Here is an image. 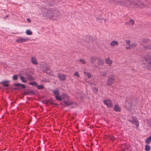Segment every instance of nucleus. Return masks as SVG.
<instances>
[{"label":"nucleus","mask_w":151,"mask_h":151,"mask_svg":"<svg viewBox=\"0 0 151 151\" xmlns=\"http://www.w3.org/2000/svg\"><path fill=\"white\" fill-rule=\"evenodd\" d=\"M114 80L115 78L113 75H111L109 77L107 81V85L108 86H111L114 83Z\"/></svg>","instance_id":"f257e3e1"},{"label":"nucleus","mask_w":151,"mask_h":151,"mask_svg":"<svg viewBox=\"0 0 151 151\" xmlns=\"http://www.w3.org/2000/svg\"><path fill=\"white\" fill-rule=\"evenodd\" d=\"M145 60L148 63L149 66L151 68V55L148 54L144 58Z\"/></svg>","instance_id":"f03ea898"},{"label":"nucleus","mask_w":151,"mask_h":151,"mask_svg":"<svg viewBox=\"0 0 151 151\" xmlns=\"http://www.w3.org/2000/svg\"><path fill=\"white\" fill-rule=\"evenodd\" d=\"M58 77L60 81H65L66 79V75L60 73L58 74Z\"/></svg>","instance_id":"7ed1b4c3"},{"label":"nucleus","mask_w":151,"mask_h":151,"mask_svg":"<svg viewBox=\"0 0 151 151\" xmlns=\"http://www.w3.org/2000/svg\"><path fill=\"white\" fill-rule=\"evenodd\" d=\"M132 120L130 121L132 123L135 125L137 126H138L139 125V122L136 117L134 116H132Z\"/></svg>","instance_id":"20e7f679"},{"label":"nucleus","mask_w":151,"mask_h":151,"mask_svg":"<svg viewBox=\"0 0 151 151\" xmlns=\"http://www.w3.org/2000/svg\"><path fill=\"white\" fill-rule=\"evenodd\" d=\"M28 40L29 39L27 38L24 39V38L19 37V38L17 39L16 41L17 43H21Z\"/></svg>","instance_id":"39448f33"},{"label":"nucleus","mask_w":151,"mask_h":151,"mask_svg":"<svg viewBox=\"0 0 151 151\" xmlns=\"http://www.w3.org/2000/svg\"><path fill=\"white\" fill-rule=\"evenodd\" d=\"M104 102L108 106L111 107L113 106V104L111 101L109 100H104Z\"/></svg>","instance_id":"423d86ee"},{"label":"nucleus","mask_w":151,"mask_h":151,"mask_svg":"<svg viewBox=\"0 0 151 151\" xmlns=\"http://www.w3.org/2000/svg\"><path fill=\"white\" fill-rule=\"evenodd\" d=\"M106 63L108 64L109 66H111L113 63V61L111 60L110 58L108 57L105 59Z\"/></svg>","instance_id":"0eeeda50"},{"label":"nucleus","mask_w":151,"mask_h":151,"mask_svg":"<svg viewBox=\"0 0 151 151\" xmlns=\"http://www.w3.org/2000/svg\"><path fill=\"white\" fill-rule=\"evenodd\" d=\"M31 61L32 63L34 65H37L38 64V62L37 61L36 59L35 58L32 57Z\"/></svg>","instance_id":"6e6552de"},{"label":"nucleus","mask_w":151,"mask_h":151,"mask_svg":"<svg viewBox=\"0 0 151 151\" xmlns=\"http://www.w3.org/2000/svg\"><path fill=\"white\" fill-rule=\"evenodd\" d=\"M114 110L116 111H120L121 109L120 107L118 105L115 104L114 105Z\"/></svg>","instance_id":"1a4fd4ad"},{"label":"nucleus","mask_w":151,"mask_h":151,"mask_svg":"<svg viewBox=\"0 0 151 151\" xmlns=\"http://www.w3.org/2000/svg\"><path fill=\"white\" fill-rule=\"evenodd\" d=\"M126 23L130 25H132L134 24V21L132 19H130L129 21H127Z\"/></svg>","instance_id":"9d476101"},{"label":"nucleus","mask_w":151,"mask_h":151,"mask_svg":"<svg viewBox=\"0 0 151 151\" xmlns=\"http://www.w3.org/2000/svg\"><path fill=\"white\" fill-rule=\"evenodd\" d=\"M63 102L66 104L65 106L70 105L72 103V102L68 100L66 101H64Z\"/></svg>","instance_id":"9b49d317"},{"label":"nucleus","mask_w":151,"mask_h":151,"mask_svg":"<svg viewBox=\"0 0 151 151\" xmlns=\"http://www.w3.org/2000/svg\"><path fill=\"white\" fill-rule=\"evenodd\" d=\"M83 73L85 76L88 77V78H90L91 77V75L90 73L84 71L83 72Z\"/></svg>","instance_id":"f8f14e48"},{"label":"nucleus","mask_w":151,"mask_h":151,"mask_svg":"<svg viewBox=\"0 0 151 151\" xmlns=\"http://www.w3.org/2000/svg\"><path fill=\"white\" fill-rule=\"evenodd\" d=\"M118 43L117 41H113L110 43L111 45L112 46H114L116 45H117Z\"/></svg>","instance_id":"ddd939ff"},{"label":"nucleus","mask_w":151,"mask_h":151,"mask_svg":"<svg viewBox=\"0 0 151 151\" xmlns=\"http://www.w3.org/2000/svg\"><path fill=\"white\" fill-rule=\"evenodd\" d=\"M20 79L21 81L24 83H26L27 82V81L26 79L24 77L22 76H20Z\"/></svg>","instance_id":"4468645a"},{"label":"nucleus","mask_w":151,"mask_h":151,"mask_svg":"<svg viewBox=\"0 0 151 151\" xmlns=\"http://www.w3.org/2000/svg\"><path fill=\"white\" fill-rule=\"evenodd\" d=\"M96 57L92 56L91 58V62L92 63H93L96 60Z\"/></svg>","instance_id":"2eb2a0df"},{"label":"nucleus","mask_w":151,"mask_h":151,"mask_svg":"<svg viewBox=\"0 0 151 151\" xmlns=\"http://www.w3.org/2000/svg\"><path fill=\"white\" fill-rule=\"evenodd\" d=\"M14 85L15 86H19L22 87L23 88H24L25 87V86L24 84H22L20 83L14 84Z\"/></svg>","instance_id":"dca6fc26"},{"label":"nucleus","mask_w":151,"mask_h":151,"mask_svg":"<svg viewBox=\"0 0 151 151\" xmlns=\"http://www.w3.org/2000/svg\"><path fill=\"white\" fill-rule=\"evenodd\" d=\"M34 92L32 90H29L26 92V94L32 95L34 94Z\"/></svg>","instance_id":"f3484780"},{"label":"nucleus","mask_w":151,"mask_h":151,"mask_svg":"<svg viewBox=\"0 0 151 151\" xmlns=\"http://www.w3.org/2000/svg\"><path fill=\"white\" fill-rule=\"evenodd\" d=\"M53 93L56 96L59 95V92L58 90H55L53 91Z\"/></svg>","instance_id":"a211bd4d"},{"label":"nucleus","mask_w":151,"mask_h":151,"mask_svg":"<svg viewBox=\"0 0 151 151\" xmlns=\"http://www.w3.org/2000/svg\"><path fill=\"white\" fill-rule=\"evenodd\" d=\"M151 141V136H150L148 137L145 141V142L147 143H149Z\"/></svg>","instance_id":"6ab92c4d"},{"label":"nucleus","mask_w":151,"mask_h":151,"mask_svg":"<svg viewBox=\"0 0 151 151\" xmlns=\"http://www.w3.org/2000/svg\"><path fill=\"white\" fill-rule=\"evenodd\" d=\"M73 75L78 77H80V75L78 72L77 71H76V72H75L73 74Z\"/></svg>","instance_id":"aec40b11"},{"label":"nucleus","mask_w":151,"mask_h":151,"mask_svg":"<svg viewBox=\"0 0 151 151\" xmlns=\"http://www.w3.org/2000/svg\"><path fill=\"white\" fill-rule=\"evenodd\" d=\"M145 148V150L147 151H149L150 150V147L148 145H146Z\"/></svg>","instance_id":"412c9836"},{"label":"nucleus","mask_w":151,"mask_h":151,"mask_svg":"<svg viewBox=\"0 0 151 151\" xmlns=\"http://www.w3.org/2000/svg\"><path fill=\"white\" fill-rule=\"evenodd\" d=\"M29 84L32 86H37V83L35 82H29Z\"/></svg>","instance_id":"4be33fe9"},{"label":"nucleus","mask_w":151,"mask_h":151,"mask_svg":"<svg viewBox=\"0 0 151 151\" xmlns=\"http://www.w3.org/2000/svg\"><path fill=\"white\" fill-rule=\"evenodd\" d=\"M145 49H151V45H147L144 47Z\"/></svg>","instance_id":"5701e85b"},{"label":"nucleus","mask_w":151,"mask_h":151,"mask_svg":"<svg viewBox=\"0 0 151 151\" xmlns=\"http://www.w3.org/2000/svg\"><path fill=\"white\" fill-rule=\"evenodd\" d=\"M55 99H56L58 100L59 101H61L62 99L59 96V95H57L55 96Z\"/></svg>","instance_id":"b1692460"},{"label":"nucleus","mask_w":151,"mask_h":151,"mask_svg":"<svg viewBox=\"0 0 151 151\" xmlns=\"http://www.w3.org/2000/svg\"><path fill=\"white\" fill-rule=\"evenodd\" d=\"M26 34L29 35H30L32 34V32L31 31L29 30H27L26 31Z\"/></svg>","instance_id":"393cba45"},{"label":"nucleus","mask_w":151,"mask_h":151,"mask_svg":"<svg viewBox=\"0 0 151 151\" xmlns=\"http://www.w3.org/2000/svg\"><path fill=\"white\" fill-rule=\"evenodd\" d=\"M12 78L13 80H16L18 79V76L17 75H14L13 76Z\"/></svg>","instance_id":"a878e982"},{"label":"nucleus","mask_w":151,"mask_h":151,"mask_svg":"<svg viewBox=\"0 0 151 151\" xmlns=\"http://www.w3.org/2000/svg\"><path fill=\"white\" fill-rule=\"evenodd\" d=\"M44 88L43 86L42 85L37 86V88L38 89L43 88Z\"/></svg>","instance_id":"bb28decb"},{"label":"nucleus","mask_w":151,"mask_h":151,"mask_svg":"<svg viewBox=\"0 0 151 151\" xmlns=\"http://www.w3.org/2000/svg\"><path fill=\"white\" fill-rule=\"evenodd\" d=\"M79 61L81 63H82L83 64H85L86 63V61L84 60L81 59L79 60Z\"/></svg>","instance_id":"cd10ccee"},{"label":"nucleus","mask_w":151,"mask_h":151,"mask_svg":"<svg viewBox=\"0 0 151 151\" xmlns=\"http://www.w3.org/2000/svg\"><path fill=\"white\" fill-rule=\"evenodd\" d=\"M27 78L29 79V81H32L34 79L33 78H32V76H29L27 77Z\"/></svg>","instance_id":"c85d7f7f"},{"label":"nucleus","mask_w":151,"mask_h":151,"mask_svg":"<svg viewBox=\"0 0 151 151\" xmlns=\"http://www.w3.org/2000/svg\"><path fill=\"white\" fill-rule=\"evenodd\" d=\"M126 42L127 44L128 45H130V41L129 40H126Z\"/></svg>","instance_id":"c756f323"},{"label":"nucleus","mask_w":151,"mask_h":151,"mask_svg":"<svg viewBox=\"0 0 151 151\" xmlns=\"http://www.w3.org/2000/svg\"><path fill=\"white\" fill-rule=\"evenodd\" d=\"M109 139L112 141H113L114 139V138L112 136H111L109 138Z\"/></svg>","instance_id":"7c9ffc66"},{"label":"nucleus","mask_w":151,"mask_h":151,"mask_svg":"<svg viewBox=\"0 0 151 151\" xmlns=\"http://www.w3.org/2000/svg\"><path fill=\"white\" fill-rule=\"evenodd\" d=\"M137 44L136 43H134L132 45H130V47H135L137 45Z\"/></svg>","instance_id":"2f4dec72"},{"label":"nucleus","mask_w":151,"mask_h":151,"mask_svg":"<svg viewBox=\"0 0 151 151\" xmlns=\"http://www.w3.org/2000/svg\"><path fill=\"white\" fill-rule=\"evenodd\" d=\"M1 83L3 84V86L5 87H8L9 86L8 84L7 83Z\"/></svg>","instance_id":"473e14b6"},{"label":"nucleus","mask_w":151,"mask_h":151,"mask_svg":"<svg viewBox=\"0 0 151 151\" xmlns=\"http://www.w3.org/2000/svg\"><path fill=\"white\" fill-rule=\"evenodd\" d=\"M137 4L139 5V6L140 7H141L142 6L141 5H142V6H143V4L142 3H141V2H138L137 3Z\"/></svg>","instance_id":"72a5a7b5"},{"label":"nucleus","mask_w":151,"mask_h":151,"mask_svg":"<svg viewBox=\"0 0 151 151\" xmlns=\"http://www.w3.org/2000/svg\"><path fill=\"white\" fill-rule=\"evenodd\" d=\"M98 91V90L96 88L94 89L93 90V91L95 93H96Z\"/></svg>","instance_id":"f704fd0d"},{"label":"nucleus","mask_w":151,"mask_h":151,"mask_svg":"<svg viewBox=\"0 0 151 151\" xmlns=\"http://www.w3.org/2000/svg\"><path fill=\"white\" fill-rule=\"evenodd\" d=\"M27 20L29 22H31V21L29 19H27Z\"/></svg>","instance_id":"c9c22d12"},{"label":"nucleus","mask_w":151,"mask_h":151,"mask_svg":"<svg viewBox=\"0 0 151 151\" xmlns=\"http://www.w3.org/2000/svg\"><path fill=\"white\" fill-rule=\"evenodd\" d=\"M106 73H104L103 74H102V76H106Z\"/></svg>","instance_id":"e433bc0d"},{"label":"nucleus","mask_w":151,"mask_h":151,"mask_svg":"<svg viewBox=\"0 0 151 151\" xmlns=\"http://www.w3.org/2000/svg\"><path fill=\"white\" fill-rule=\"evenodd\" d=\"M126 48L127 49H129L130 48V47H126Z\"/></svg>","instance_id":"4c0bfd02"},{"label":"nucleus","mask_w":151,"mask_h":151,"mask_svg":"<svg viewBox=\"0 0 151 151\" xmlns=\"http://www.w3.org/2000/svg\"><path fill=\"white\" fill-rule=\"evenodd\" d=\"M132 114H134L135 113V112H132Z\"/></svg>","instance_id":"58836bf2"},{"label":"nucleus","mask_w":151,"mask_h":151,"mask_svg":"<svg viewBox=\"0 0 151 151\" xmlns=\"http://www.w3.org/2000/svg\"><path fill=\"white\" fill-rule=\"evenodd\" d=\"M17 89V88H15L14 89Z\"/></svg>","instance_id":"ea45409f"}]
</instances>
